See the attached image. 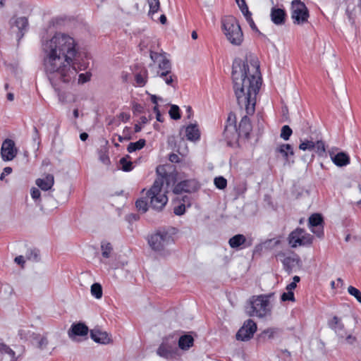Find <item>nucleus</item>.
Returning <instances> with one entry per match:
<instances>
[{"label": "nucleus", "instance_id": "obj_1", "mask_svg": "<svg viewBox=\"0 0 361 361\" xmlns=\"http://www.w3.org/2000/svg\"><path fill=\"white\" fill-rule=\"evenodd\" d=\"M42 52L44 71L52 84L68 83L75 78L80 45L73 35L62 32L54 33L43 42Z\"/></svg>", "mask_w": 361, "mask_h": 361}, {"label": "nucleus", "instance_id": "obj_2", "mask_svg": "<svg viewBox=\"0 0 361 361\" xmlns=\"http://www.w3.org/2000/svg\"><path fill=\"white\" fill-rule=\"evenodd\" d=\"M233 90L237 102L247 114H254L257 97L262 85L259 62L252 54L233 61L232 70Z\"/></svg>", "mask_w": 361, "mask_h": 361}, {"label": "nucleus", "instance_id": "obj_3", "mask_svg": "<svg viewBox=\"0 0 361 361\" xmlns=\"http://www.w3.org/2000/svg\"><path fill=\"white\" fill-rule=\"evenodd\" d=\"M170 183H174V177L172 175L159 177L147 191L146 196L152 209L159 211L165 207L168 202L167 193Z\"/></svg>", "mask_w": 361, "mask_h": 361}, {"label": "nucleus", "instance_id": "obj_4", "mask_svg": "<svg viewBox=\"0 0 361 361\" xmlns=\"http://www.w3.org/2000/svg\"><path fill=\"white\" fill-rule=\"evenodd\" d=\"M150 59L152 63L149 64V68L153 73V76L163 78L166 84L171 85L173 78L171 74V63L166 54L151 51Z\"/></svg>", "mask_w": 361, "mask_h": 361}, {"label": "nucleus", "instance_id": "obj_5", "mask_svg": "<svg viewBox=\"0 0 361 361\" xmlns=\"http://www.w3.org/2000/svg\"><path fill=\"white\" fill-rule=\"evenodd\" d=\"M247 313L250 317L259 319L271 316V304L270 296L267 295L252 296L249 300Z\"/></svg>", "mask_w": 361, "mask_h": 361}, {"label": "nucleus", "instance_id": "obj_6", "mask_svg": "<svg viewBox=\"0 0 361 361\" xmlns=\"http://www.w3.org/2000/svg\"><path fill=\"white\" fill-rule=\"evenodd\" d=\"M221 29L226 39L234 46H240L243 42V33L238 20L233 16H227L221 20Z\"/></svg>", "mask_w": 361, "mask_h": 361}, {"label": "nucleus", "instance_id": "obj_7", "mask_svg": "<svg viewBox=\"0 0 361 361\" xmlns=\"http://www.w3.org/2000/svg\"><path fill=\"white\" fill-rule=\"evenodd\" d=\"M353 317L352 311L348 309L345 314L334 316L329 322V327L346 344L355 342V337L350 334L346 327L347 321Z\"/></svg>", "mask_w": 361, "mask_h": 361}, {"label": "nucleus", "instance_id": "obj_8", "mask_svg": "<svg viewBox=\"0 0 361 361\" xmlns=\"http://www.w3.org/2000/svg\"><path fill=\"white\" fill-rule=\"evenodd\" d=\"M148 243L153 250L165 255L169 253V247L173 244V238L168 232L159 231L149 237Z\"/></svg>", "mask_w": 361, "mask_h": 361}, {"label": "nucleus", "instance_id": "obj_9", "mask_svg": "<svg viewBox=\"0 0 361 361\" xmlns=\"http://www.w3.org/2000/svg\"><path fill=\"white\" fill-rule=\"evenodd\" d=\"M176 344L177 338L173 335L165 336L157 348L156 353L158 356L167 360L176 358L179 356Z\"/></svg>", "mask_w": 361, "mask_h": 361}, {"label": "nucleus", "instance_id": "obj_10", "mask_svg": "<svg viewBox=\"0 0 361 361\" xmlns=\"http://www.w3.org/2000/svg\"><path fill=\"white\" fill-rule=\"evenodd\" d=\"M291 18L294 24L302 25L307 22L308 9L300 0H293L291 3Z\"/></svg>", "mask_w": 361, "mask_h": 361}, {"label": "nucleus", "instance_id": "obj_11", "mask_svg": "<svg viewBox=\"0 0 361 361\" xmlns=\"http://www.w3.org/2000/svg\"><path fill=\"white\" fill-rule=\"evenodd\" d=\"M312 241V235L302 228H296L288 236V243L292 247L310 245Z\"/></svg>", "mask_w": 361, "mask_h": 361}, {"label": "nucleus", "instance_id": "obj_12", "mask_svg": "<svg viewBox=\"0 0 361 361\" xmlns=\"http://www.w3.org/2000/svg\"><path fill=\"white\" fill-rule=\"evenodd\" d=\"M298 147L302 151L314 152L319 157H323L326 152L325 145L322 140H300Z\"/></svg>", "mask_w": 361, "mask_h": 361}, {"label": "nucleus", "instance_id": "obj_13", "mask_svg": "<svg viewBox=\"0 0 361 361\" xmlns=\"http://www.w3.org/2000/svg\"><path fill=\"white\" fill-rule=\"evenodd\" d=\"M257 331V324L252 319L245 321L243 326L236 334V339L241 341H246L252 338Z\"/></svg>", "mask_w": 361, "mask_h": 361}, {"label": "nucleus", "instance_id": "obj_14", "mask_svg": "<svg viewBox=\"0 0 361 361\" xmlns=\"http://www.w3.org/2000/svg\"><path fill=\"white\" fill-rule=\"evenodd\" d=\"M12 32L17 34V37L20 39L24 35L28 27V20L26 17L14 16L10 21Z\"/></svg>", "mask_w": 361, "mask_h": 361}, {"label": "nucleus", "instance_id": "obj_15", "mask_svg": "<svg viewBox=\"0 0 361 361\" xmlns=\"http://www.w3.org/2000/svg\"><path fill=\"white\" fill-rule=\"evenodd\" d=\"M18 153L15 142L11 139L5 140L1 145V154L2 159L5 161L13 160Z\"/></svg>", "mask_w": 361, "mask_h": 361}, {"label": "nucleus", "instance_id": "obj_16", "mask_svg": "<svg viewBox=\"0 0 361 361\" xmlns=\"http://www.w3.org/2000/svg\"><path fill=\"white\" fill-rule=\"evenodd\" d=\"M90 337L94 342L99 344L108 345L113 343L111 334L99 328H94L90 331Z\"/></svg>", "mask_w": 361, "mask_h": 361}, {"label": "nucleus", "instance_id": "obj_17", "mask_svg": "<svg viewBox=\"0 0 361 361\" xmlns=\"http://www.w3.org/2000/svg\"><path fill=\"white\" fill-rule=\"evenodd\" d=\"M274 152L276 155L281 156L284 159L285 163H289L290 157L294 156L293 148L289 144H277Z\"/></svg>", "mask_w": 361, "mask_h": 361}, {"label": "nucleus", "instance_id": "obj_18", "mask_svg": "<svg viewBox=\"0 0 361 361\" xmlns=\"http://www.w3.org/2000/svg\"><path fill=\"white\" fill-rule=\"evenodd\" d=\"M309 227L311 231L316 234L318 237L323 235V228L322 226V217L319 214H314L309 218Z\"/></svg>", "mask_w": 361, "mask_h": 361}, {"label": "nucleus", "instance_id": "obj_19", "mask_svg": "<svg viewBox=\"0 0 361 361\" xmlns=\"http://www.w3.org/2000/svg\"><path fill=\"white\" fill-rule=\"evenodd\" d=\"M198 188V183L195 180H187L181 181L178 183L174 189L175 193H180L183 192H192L197 190Z\"/></svg>", "mask_w": 361, "mask_h": 361}, {"label": "nucleus", "instance_id": "obj_20", "mask_svg": "<svg viewBox=\"0 0 361 361\" xmlns=\"http://www.w3.org/2000/svg\"><path fill=\"white\" fill-rule=\"evenodd\" d=\"M185 135L189 141L197 142L200 139V130L197 123H190L184 127Z\"/></svg>", "mask_w": 361, "mask_h": 361}, {"label": "nucleus", "instance_id": "obj_21", "mask_svg": "<svg viewBox=\"0 0 361 361\" xmlns=\"http://www.w3.org/2000/svg\"><path fill=\"white\" fill-rule=\"evenodd\" d=\"M88 333V328L82 323L73 324L68 331V336L72 340H75L76 336H86Z\"/></svg>", "mask_w": 361, "mask_h": 361}, {"label": "nucleus", "instance_id": "obj_22", "mask_svg": "<svg viewBox=\"0 0 361 361\" xmlns=\"http://www.w3.org/2000/svg\"><path fill=\"white\" fill-rule=\"evenodd\" d=\"M35 183L42 190L47 191L50 190L54 185V176L51 174H47L42 178H37L35 181Z\"/></svg>", "mask_w": 361, "mask_h": 361}, {"label": "nucleus", "instance_id": "obj_23", "mask_svg": "<svg viewBox=\"0 0 361 361\" xmlns=\"http://www.w3.org/2000/svg\"><path fill=\"white\" fill-rule=\"evenodd\" d=\"M330 157L333 163L339 167L347 166L350 163L348 155L343 152H338L336 154L331 153Z\"/></svg>", "mask_w": 361, "mask_h": 361}, {"label": "nucleus", "instance_id": "obj_24", "mask_svg": "<svg viewBox=\"0 0 361 361\" xmlns=\"http://www.w3.org/2000/svg\"><path fill=\"white\" fill-rule=\"evenodd\" d=\"M271 20L276 25H282L284 23L286 13L281 8H273L271 11Z\"/></svg>", "mask_w": 361, "mask_h": 361}, {"label": "nucleus", "instance_id": "obj_25", "mask_svg": "<svg viewBox=\"0 0 361 361\" xmlns=\"http://www.w3.org/2000/svg\"><path fill=\"white\" fill-rule=\"evenodd\" d=\"M194 343L193 337L190 335H183L181 336L178 341V348L182 350H188L192 345Z\"/></svg>", "mask_w": 361, "mask_h": 361}, {"label": "nucleus", "instance_id": "obj_26", "mask_svg": "<svg viewBox=\"0 0 361 361\" xmlns=\"http://www.w3.org/2000/svg\"><path fill=\"white\" fill-rule=\"evenodd\" d=\"M251 131V124L247 116H245L239 124V134L247 137Z\"/></svg>", "mask_w": 361, "mask_h": 361}, {"label": "nucleus", "instance_id": "obj_27", "mask_svg": "<svg viewBox=\"0 0 361 361\" xmlns=\"http://www.w3.org/2000/svg\"><path fill=\"white\" fill-rule=\"evenodd\" d=\"M245 241V236L241 234H238L230 238L228 243L232 248H235L243 244Z\"/></svg>", "mask_w": 361, "mask_h": 361}, {"label": "nucleus", "instance_id": "obj_28", "mask_svg": "<svg viewBox=\"0 0 361 361\" xmlns=\"http://www.w3.org/2000/svg\"><path fill=\"white\" fill-rule=\"evenodd\" d=\"M90 292L91 295L97 300H99L102 298V287L99 283H94L91 286Z\"/></svg>", "mask_w": 361, "mask_h": 361}, {"label": "nucleus", "instance_id": "obj_29", "mask_svg": "<svg viewBox=\"0 0 361 361\" xmlns=\"http://www.w3.org/2000/svg\"><path fill=\"white\" fill-rule=\"evenodd\" d=\"M145 142L144 139H140L135 142H130L128 146L127 150L129 153L140 150L144 147Z\"/></svg>", "mask_w": 361, "mask_h": 361}, {"label": "nucleus", "instance_id": "obj_30", "mask_svg": "<svg viewBox=\"0 0 361 361\" xmlns=\"http://www.w3.org/2000/svg\"><path fill=\"white\" fill-rule=\"evenodd\" d=\"M147 71L136 73L135 80L137 85L140 87H143L147 82Z\"/></svg>", "mask_w": 361, "mask_h": 361}, {"label": "nucleus", "instance_id": "obj_31", "mask_svg": "<svg viewBox=\"0 0 361 361\" xmlns=\"http://www.w3.org/2000/svg\"><path fill=\"white\" fill-rule=\"evenodd\" d=\"M102 249V255L105 258H109L111 257L112 252V246L109 243H102L101 245Z\"/></svg>", "mask_w": 361, "mask_h": 361}, {"label": "nucleus", "instance_id": "obj_32", "mask_svg": "<svg viewBox=\"0 0 361 361\" xmlns=\"http://www.w3.org/2000/svg\"><path fill=\"white\" fill-rule=\"evenodd\" d=\"M147 3L149 7V15H153L158 12L160 8L159 0H147Z\"/></svg>", "mask_w": 361, "mask_h": 361}, {"label": "nucleus", "instance_id": "obj_33", "mask_svg": "<svg viewBox=\"0 0 361 361\" xmlns=\"http://www.w3.org/2000/svg\"><path fill=\"white\" fill-rule=\"evenodd\" d=\"M292 130L288 126H283L281 130L280 137L281 139H283L285 141H287L289 140L290 137L292 135Z\"/></svg>", "mask_w": 361, "mask_h": 361}, {"label": "nucleus", "instance_id": "obj_34", "mask_svg": "<svg viewBox=\"0 0 361 361\" xmlns=\"http://www.w3.org/2000/svg\"><path fill=\"white\" fill-rule=\"evenodd\" d=\"M348 293L354 297L361 304V292L354 286H350L348 288Z\"/></svg>", "mask_w": 361, "mask_h": 361}, {"label": "nucleus", "instance_id": "obj_35", "mask_svg": "<svg viewBox=\"0 0 361 361\" xmlns=\"http://www.w3.org/2000/svg\"><path fill=\"white\" fill-rule=\"evenodd\" d=\"M243 16H245L247 23L249 24L251 29L255 32H258L257 27L254 22V20L252 18V14L249 11V10H247V12H243L242 13Z\"/></svg>", "mask_w": 361, "mask_h": 361}, {"label": "nucleus", "instance_id": "obj_36", "mask_svg": "<svg viewBox=\"0 0 361 361\" xmlns=\"http://www.w3.org/2000/svg\"><path fill=\"white\" fill-rule=\"evenodd\" d=\"M180 109L177 105L173 104L171 106L169 114L172 119L178 120L180 118L179 112Z\"/></svg>", "mask_w": 361, "mask_h": 361}, {"label": "nucleus", "instance_id": "obj_37", "mask_svg": "<svg viewBox=\"0 0 361 361\" xmlns=\"http://www.w3.org/2000/svg\"><path fill=\"white\" fill-rule=\"evenodd\" d=\"M120 164L121 165L122 169L124 171H130L133 169L132 161L128 160L126 157H123L122 159H121Z\"/></svg>", "mask_w": 361, "mask_h": 361}, {"label": "nucleus", "instance_id": "obj_38", "mask_svg": "<svg viewBox=\"0 0 361 361\" xmlns=\"http://www.w3.org/2000/svg\"><path fill=\"white\" fill-rule=\"evenodd\" d=\"M135 204H136L137 209L139 211L142 212V213L146 212L148 209V203L147 202V201H145L142 199H140V200H137Z\"/></svg>", "mask_w": 361, "mask_h": 361}, {"label": "nucleus", "instance_id": "obj_39", "mask_svg": "<svg viewBox=\"0 0 361 361\" xmlns=\"http://www.w3.org/2000/svg\"><path fill=\"white\" fill-rule=\"evenodd\" d=\"M214 184L217 188L224 189L227 185V181L224 177L219 176L214 179Z\"/></svg>", "mask_w": 361, "mask_h": 361}, {"label": "nucleus", "instance_id": "obj_40", "mask_svg": "<svg viewBox=\"0 0 361 361\" xmlns=\"http://www.w3.org/2000/svg\"><path fill=\"white\" fill-rule=\"evenodd\" d=\"M277 331H278V330L276 328H269V329H265L262 332V335L266 338H272L277 334Z\"/></svg>", "mask_w": 361, "mask_h": 361}, {"label": "nucleus", "instance_id": "obj_41", "mask_svg": "<svg viewBox=\"0 0 361 361\" xmlns=\"http://www.w3.org/2000/svg\"><path fill=\"white\" fill-rule=\"evenodd\" d=\"M0 350L4 353L6 355L10 357L11 361H13L15 353L5 345H1Z\"/></svg>", "mask_w": 361, "mask_h": 361}, {"label": "nucleus", "instance_id": "obj_42", "mask_svg": "<svg viewBox=\"0 0 361 361\" xmlns=\"http://www.w3.org/2000/svg\"><path fill=\"white\" fill-rule=\"evenodd\" d=\"M281 299L282 301H295L294 293L293 291L287 290L286 293H283L281 295Z\"/></svg>", "mask_w": 361, "mask_h": 361}, {"label": "nucleus", "instance_id": "obj_43", "mask_svg": "<svg viewBox=\"0 0 361 361\" xmlns=\"http://www.w3.org/2000/svg\"><path fill=\"white\" fill-rule=\"evenodd\" d=\"M30 195H31L32 198L34 200H35V201L39 200L40 196H41V193H40L39 190L37 188H32L31 190H30Z\"/></svg>", "mask_w": 361, "mask_h": 361}, {"label": "nucleus", "instance_id": "obj_44", "mask_svg": "<svg viewBox=\"0 0 361 361\" xmlns=\"http://www.w3.org/2000/svg\"><path fill=\"white\" fill-rule=\"evenodd\" d=\"M26 259L28 260H37L38 257L37 252L35 250H30L25 256Z\"/></svg>", "mask_w": 361, "mask_h": 361}, {"label": "nucleus", "instance_id": "obj_45", "mask_svg": "<svg viewBox=\"0 0 361 361\" xmlns=\"http://www.w3.org/2000/svg\"><path fill=\"white\" fill-rule=\"evenodd\" d=\"M173 211L176 215H182L185 212V206L184 204H180V205L175 207Z\"/></svg>", "mask_w": 361, "mask_h": 361}, {"label": "nucleus", "instance_id": "obj_46", "mask_svg": "<svg viewBox=\"0 0 361 361\" xmlns=\"http://www.w3.org/2000/svg\"><path fill=\"white\" fill-rule=\"evenodd\" d=\"M236 4H238L239 8L240 9L241 12H247V10H248V7L245 1V0H235Z\"/></svg>", "mask_w": 361, "mask_h": 361}, {"label": "nucleus", "instance_id": "obj_47", "mask_svg": "<svg viewBox=\"0 0 361 361\" xmlns=\"http://www.w3.org/2000/svg\"><path fill=\"white\" fill-rule=\"evenodd\" d=\"M90 78V75L87 73H81L78 76V83L83 84L87 82Z\"/></svg>", "mask_w": 361, "mask_h": 361}, {"label": "nucleus", "instance_id": "obj_48", "mask_svg": "<svg viewBox=\"0 0 361 361\" xmlns=\"http://www.w3.org/2000/svg\"><path fill=\"white\" fill-rule=\"evenodd\" d=\"M25 259H25V256L19 255L15 258L14 261L16 264L23 267L25 262Z\"/></svg>", "mask_w": 361, "mask_h": 361}, {"label": "nucleus", "instance_id": "obj_49", "mask_svg": "<svg viewBox=\"0 0 361 361\" xmlns=\"http://www.w3.org/2000/svg\"><path fill=\"white\" fill-rule=\"evenodd\" d=\"M126 130H129V128H126L124 130H123V135H118V140L120 142H123L124 140H128L130 139V135H126Z\"/></svg>", "mask_w": 361, "mask_h": 361}, {"label": "nucleus", "instance_id": "obj_50", "mask_svg": "<svg viewBox=\"0 0 361 361\" xmlns=\"http://www.w3.org/2000/svg\"><path fill=\"white\" fill-rule=\"evenodd\" d=\"M294 262H295V259L290 257H286L283 259V264L286 266H290L294 263Z\"/></svg>", "mask_w": 361, "mask_h": 361}, {"label": "nucleus", "instance_id": "obj_51", "mask_svg": "<svg viewBox=\"0 0 361 361\" xmlns=\"http://www.w3.org/2000/svg\"><path fill=\"white\" fill-rule=\"evenodd\" d=\"M119 118L124 122H126L129 120L130 118V115L127 113H121L119 115Z\"/></svg>", "mask_w": 361, "mask_h": 361}, {"label": "nucleus", "instance_id": "obj_52", "mask_svg": "<svg viewBox=\"0 0 361 361\" xmlns=\"http://www.w3.org/2000/svg\"><path fill=\"white\" fill-rule=\"evenodd\" d=\"M47 344H48V341H47V338H45V337L42 338L39 342V345L41 348L46 347L47 345Z\"/></svg>", "mask_w": 361, "mask_h": 361}, {"label": "nucleus", "instance_id": "obj_53", "mask_svg": "<svg viewBox=\"0 0 361 361\" xmlns=\"http://www.w3.org/2000/svg\"><path fill=\"white\" fill-rule=\"evenodd\" d=\"M296 288V284L293 282H291L286 286V290L288 291H293Z\"/></svg>", "mask_w": 361, "mask_h": 361}, {"label": "nucleus", "instance_id": "obj_54", "mask_svg": "<svg viewBox=\"0 0 361 361\" xmlns=\"http://www.w3.org/2000/svg\"><path fill=\"white\" fill-rule=\"evenodd\" d=\"M12 172V169L11 167H5L3 170V173L5 175V176H7V175H9L10 173H11Z\"/></svg>", "mask_w": 361, "mask_h": 361}, {"label": "nucleus", "instance_id": "obj_55", "mask_svg": "<svg viewBox=\"0 0 361 361\" xmlns=\"http://www.w3.org/2000/svg\"><path fill=\"white\" fill-rule=\"evenodd\" d=\"M161 98L157 97L156 95H151V101L154 104H157L158 100H160Z\"/></svg>", "mask_w": 361, "mask_h": 361}, {"label": "nucleus", "instance_id": "obj_56", "mask_svg": "<svg viewBox=\"0 0 361 361\" xmlns=\"http://www.w3.org/2000/svg\"><path fill=\"white\" fill-rule=\"evenodd\" d=\"M87 137H88V135L86 133H82L80 135V138L82 141H85L87 139Z\"/></svg>", "mask_w": 361, "mask_h": 361}, {"label": "nucleus", "instance_id": "obj_57", "mask_svg": "<svg viewBox=\"0 0 361 361\" xmlns=\"http://www.w3.org/2000/svg\"><path fill=\"white\" fill-rule=\"evenodd\" d=\"M160 22L163 25L166 23V17L164 15L160 16Z\"/></svg>", "mask_w": 361, "mask_h": 361}, {"label": "nucleus", "instance_id": "obj_58", "mask_svg": "<svg viewBox=\"0 0 361 361\" xmlns=\"http://www.w3.org/2000/svg\"><path fill=\"white\" fill-rule=\"evenodd\" d=\"M6 97H7V99L11 102L14 99V95L13 93H8Z\"/></svg>", "mask_w": 361, "mask_h": 361}, {"label": "nucleus", "instance_id": "obj_59", "mask_svg": "<svg viewBox=\"0 0 361 361\" xmlns=\"http://www.w3.org/2000/svg\"><path fill=\"white\" fill-rule=\"evenodd\" d=\"M233 130V128H231V127H226V130H225V134H226V137L227 138H229V136H228V133L230 130Z\"/></svg>", "mask_w": 361, "mask_h": 361}, {"label": "nucleus", "instance_id": "obj_60", "mask_svg": "<svg viewBox=\"0 0 361 361\" xmlns=\"http://www.w3.org/2000/svg\"><path fill=\"white\" fill-rule=\"evenodd\" d=\"M147 122H148V120L145 116H142L140 118V123L142 124H146Z\"/></svg>", "mask_w": 361, "mask_h": 361}, {"label": "nucleus", "instance_id": "obj_61", "mask_svg": "<svg viewBox=\"0 0 361 361\" xmlns=\"http://www.w3.org/2000/svg\"><path fill=\"white\" fill-rule=\"evenodd\" d=\"M156 116H157V120L158 121H159V122H163L164 121V119L161 118L160 112L159 113H157L156 114Z\"/></svg>", "mask_w": 361, "mask_h": 361}, {"label": "nucleus", "instance_id": "obj_62", "mask_svg": "<svg viewBox=\"0 0 361 361\" xmlns=\"http://www.w3.org/2000/svg\"><path fill=\"white\" fill-rule=\"evenodd\" d=\"M293 282L295 283V284H297V283H298L300 281V277L298 276H295L293 279Z\"/></svg>", "mask_w": 361, "mask_h": 361}, {"label": "nucleus", "instance_id": "obj_63", "mask_svg": "<svg viewBox=\"0 0 361 361\" xmlns=\"http://www.w3.org/2000/svg\"><path fill=\"white\" fill-rule=\"evenodd\" d=\"M140 130H141V126L140 125H138V124H136L135 126V131L136 133H137V132H140Z\"/></svg>", "mask_w": 361, "mask_h": 361}, {"label": "nucleus", "instance_id": "obj_64", "mask_svg": "<svg viewBox=\"0 0 361 361\" xmlns=\"http://www.w3.org/2000/svg\"><path fill=\"white\" fill-rule=\"evenodd\" d=\"M192 38L193 39H196L197 38V32H196L193 31V32H192Z\"/></svg>", "mask_w": 361, "mask_h": 361}]
</instances>
